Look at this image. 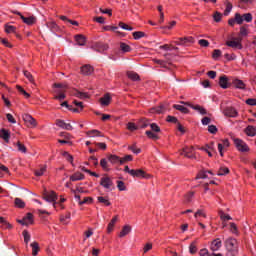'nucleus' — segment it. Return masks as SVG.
I'll use <instances>...</instances> for the list:
<instances>
[{"label":"nucleus","instance_id":"nucleus-56","mask_svg":"<svg viewBox=\"0 0 256 256\" xmlns=\"http://www.w3.org/2000/svg\"><path fill=\"white\" fill-rule=\"evenodd\" d=\"M235 22H236V24H238V25H242V23H243V16H241L239 13H236L235 14Z\"/></svg>","mask_w":256,"mask_h":256},{"label":"nucleus","instance_id":"nucleus-44","mask_svg":"<svg viewBox=\"0 0 256 256\" xmlns=\"http://www.w3.org/2000/svg\"><path fill=\"white\" fill-rule=\"evenodd\" d=\"M100 165L104 171H107V172L109 171V166L106 158L101 159Z\"/></svg>","mask_w":256,"mask_h":256},{"label":"nucleus","instance_id":"nucleus-33","mask_svg":"<svg viewBox=\"0 0 256 256\" xmlns=\"http://www.w3.org/2000/svg\"><path fill=\"white\" fill-rule=\"evenodd\" d=\"M174 109L177 110V111H180L183 114H188L190 112V110H188V108H186L182 105H178V104L174 105Z\"/></svg>","mask_w":256,"mask_h":256},{"label":"nucleus","instance_id":"nucleus-42","mask_svg":"<svg viewBox=\"0 0 256 256\" xmlns=\"http://www.w3.org/2000/svg\"><path fill=\"white\" fill-rule=\"evenodd\" d=\"M105 31H114L117 35H122L121 32L117 31L118 27L117 26H104Z\"/></svg>","mask_w":256,"mask_h":256},{"label":"nucleus","instance_id":"nucleus-60","mask_svg":"<svg viewBox=\"0 0 256 256\" xmlns=\"http://www.w3.org/2000/svg\"><path fill=\"white\" fill-rule=\"evenodd\" d=\"M221 55H222L221 50L216 49V50H214L213 53H212V58H213L214 60H217L219 57H221Z\"/></svg>","mask_w":256,"mask_h":256},{"label":"nucleus","instance_id":"nucleus-4","mask_svg":"<svg viewBox=\"0 0 256 256\" xmlns=\"http://www.w3.org/2000/svg\"><path fill=\"white\" fill-rule=\"evenodd\" d=\"M234 142H235V146H236L238 151H241V152H248L249 151V147H248L247 143H245L241 139L236 138L234 140Z\"/></svg>","mask_w":256,"mask_h":256},{"label":"nucleus","instance_id":"nucleus-30","mask_svg":"<svg viewBox=\"0 0 256 256\" xmlns=\"http://www.w3.org/2000/svg\"><path fill=\"white\" fill-rule=\"evenodd\" d=\"M30 246L32 249V255H34V256L38 255L39 250H40L38 242H32L30 244Z\"/></svg>","mask_w":256,"mask_h":256},{"label":"nucleus","instance_id":"nucleus-8","mask_svg":"<svg viewBox=\"0 0 256 256\" xmlns=\"http://www.w3.org/2000/svg\"><path fill=\"white\" fill-rule=\"evenodd\" d=\"M56 126L66 130V131H72L73 127L71 126V123H66L64 120L57 119L56 120Z\"/></svg>","mask_w":256,"mask_h":256},{"label":"nucleus","instance_id":"nucleus-3","mask_svg":"<svg viewBox=\"0 0 256 256\" xmlns=\"http://www.w3.org/2000/svg\"><path fill=\"white\" fill-rule=\"evenodd\" d=\"M130 175L136 178L144 179H149L151 177L150 174H147L143 169H132Z\"/></svg>","mask_w":256,"mask_h":256},{"label":"nucleus","instance_id":"nucleus-37","mask_svg":"<svg viewBox=\"0 0 256 256\" xmlns=\"http://www.w3.org/2000/svg\"><path fill=\"white\" fill-rule=\"evenodd\" d=\"M225 5H226V8L224 11V15L228 16L230 14L231 10L233 9V4H231L229 1H226Z\"/></svg>","mask_w":256,"mask_h":256},{"label":"nucleus","instance_id":"nucleus-2","mask_svg":"<svg viewBox=\"0 0 256 256\" xmlns=\"http://www.w3.org/2000/svg\"><path fill=\"white\" fill-rule=\"evenodd\" d=\"M13 14L20 16V19H22V20H23V23L26 24V25H34L35 22H36L35 16L25 17V16L22 15L21 12H19V11H13Z\"/></svg>","mask_w":256,"mask_h":256},{"label":"nucleus","instance_id":"nucleus-21","mask_svg":"<svg viewBox=\"0 0 256 256\" xmlns=\"http://www.w3.org/2000/svg\"><path fill=\"white\" fill-rule=\"evenodd\" d=\"M127 77H128L129 80H132V81H141V77H139L137 72L128 71L127 72Z\"/></svg>","mask_w":256,"mask_h":256},{"label":"nucleus","instance_id":"nucleus-57","mask_svg":"<svg viewBox=\"0 0 256 256\" xmlns=\"http://www.w3.org/2000/svg\"><path fill=\"white\" fill-rule=\"evenodd\" d=\"M119 27H120L122 30H128V31H132V30H133V27H132V26H129V25L125 24L124 22H120V23H119Z\"/></svg>","mask_w":256,"mask_h":256},{"label":"nucleus","instance_id":"nucleus-9","mask_svg":"<svg viewBox=\"0 0 256 256\" xmlns=\"http://www.w3.org/2000/svg\"><path fill=\"white\" fill-rule=\"evenodd\" d=\"M181 155L189 159L194 158V148L193 147L183 148Z\"/></svg>","mask_w":256,"mask_h":256},{"label":"nucleus","instance_id":"nucleus-5","mask_svg":"<svg viewBox=\"0 0 256 256\" xmlns=\"http://www.w3.org/2000/svg\"><path fill=\"white\" fill-rule=\"evenodd\" d=\"M100 185L107 190H112L114 183L111 178H109L108 176H105L101 178Z\"/></svg>","mask_w":256,"mask_h":256},{"label":"nucleus","instance_id":"nucleus-41","mask_svg":"<svg viewBox=\"0 0 256 256\" xmlns=\"http://www.w3.org/2000/svg\"><path fill=\"white\" fill-rule=\"evenodd\" d=\"M70 219H71V214L67 213L65 216L60 217V222L66 225L67 223H69Z\"/></svg>","mask_w":256,"mask_h":256},{"label":"nucleus","instance_id":"nucleus-52","mask_svg":"<svg viewBox=\"0 0 256 256\" xmlns=\"http://www.w3.org/2000/svg\"><path fill=\"white\" fill-rule=\"evenodd\" d=\"M251 3H252L251 0H241L240 4H238V7L241 8V9H245L246 5H249Z\"/></svg>","mask_w":256,"mask_h":256},{"label":"nucleus","instance_id":"nucleus-38","mask_svg":"<svg viewBox=\"0 0 256 256\" xmlns=\"http://www.w3.org/2000/svg\"><path fill=\"white\" fill-rule=\"evenodd\" d=\"M145 134H146V136H147L148 138H150V139H152V140H154V141L159 140V136H158L157 134H154L153 131L147 130V131L145 132Z\"/></svg>","mask_w":256,"mask_h":256},{"label":"nucleus","instance_id":"nucleus-32","mask_svg":"<svg viewBox=\"0 0 256 256\" xmlns=\"http://www.w3.org/2000/svg\"><path fill=\"white\" fill-rule=\"evenodd\" d=\"M0 223L2 225V228L10 230L13 228V225L8 223L7 220H5L3 217H0Z\"/></svg>","mask_w":256,"mask_h":256},{"label":"nucleus","instance_id":"nucleus-24","mask_svg":"<svg viewBox=\"0 0 256 256\" xmlns=\"http://www.w3.org/2000/svg\"><path fill=\"white\" fill-rule=\"evenodd\" d=\"M47 28L53 33H57L60 30L55 22H47Z\"/></svg>","mask_w":256,"mask_h":256},{"label":"nucleus","instance_id":"nucleus-53","mask_svg":"<svg viewBox=\"0 0 256 256\" xmlns=\"http://www.w3.org/2000/svg\"><path fill=\"white\" fill-rule=\"evenodd\" d=\"M15 31H16V27L15 26H10V25H6L5 26V32L7 34L15 33Z\"/></svg>","mask_w":256,"mask_h":256},{"label":"nucleus","instance_id":"nucleus-64","mask_svg":"<svg viewBox=\"0 0 256 256\" xmlns=\"http://www.w3.org/2000/svg\"><path fill=\"white\" fill-rule=\"evenodd\" d=\"M200 256H212V254L209 253V250L202 249L199 252Z\"/></svg>","mask_w":256,"mask_h":256},{"label":"nucleus","instance_id":"nucleus-13","mask_svg":"<svg viewBox=\"0 0 256 256\" xmlns=\"http://www.w3.org/2000/svg\"><path fill=\"white\" fill-rule=\"evenodd\" d=\"M222 247V241L220 238H217L216 240H213L211 243V250L212 252H216Z\"/></svg>","mask_w":256,"mask_h":256},{"label":"nucleus","instance_id":"nucleus-45","mask_svg":"<svg viewBox=\"0 0 256 256\" xmlns=\"http://www.w3.org/2000/svg\"><path fill=\"white\" fill-rule=\"evenodd\" d=\"M120 49L124 52V53H129L131 51V47L129 45H127L126 43L122 42L120 44Z\"/></svg>","mask_w":256,"mask_h":256},{"label":"nucleus","instance_id":"nucleus-36","mask_svg":"<svg viewBox=\"0 0 256 256\" xmlns=\"http://www.w3.org/2000/svg\"><path fill=\"white\" fill-rule=\"evenodd\" d=\"M246 134L248 135V137H255L256 129L253 126H248L246 128Z\"/></svg>","mask_w":256,"mask_h":256},{"label":"nucleus","instance_id":"nucleus-55","mask_svg":"<svg viewBox=\"0 0 256 256\" xmlns=\"http://www.w3.org/2000/svg\"><path fill=\"white\" fill-rule=\"evenodd\" d=\"M243 21H246L247 23H251L252 22V14L251 13H246L242 16Z\"/></svg>","mask_w":256,"mask_h":256},{"label":"nucleus","instance_id":"nucleus-26","mask_svg":"<svg viewBox=\"0 0 256 256\" xmlns=\"http://www.w3.org/2000/svg\"><path fill=\"white\" fill-rule=\"evenodd\" d=\"M74 39L76 40V42L79 46H84L86 43L85 36H83L81 34L74 36Z\"/></svg>","mask_w":256,"mask_h":256},{"label":"nucleus","instance_id":"nucleus-34","mask_svg":"<svg viewBox=\"0 0 256 256\" xmlns=\"http://www.w3.org/2000/svg\"><path fill=\"white\" fill-rule=\"evenodd\" d=\"M97 200H98V203H102L107 207L111 206V202L108 200L107 197L99 196V197H97Z\"/></svg>","mask_w":256,"mask_h":256},{"label":"nucleus","instance_id":"nucleus-35","mask_svg":"<svg viewBox=\"0 0 256 256\" xmlns=\"http://www.w3.org/2000/svg\"><path fill=\"white\" fill-rule=\"evenodd\" d=\"M86 134H88L89 137H103L101 132L99 130H96V129L90 130Z\"/></svg>","mask_w":256,"mask_h":256},{"label":"nucleus","instance_id":"nucleus-15","mask_svg":"<svg viewBox=\"0 0 256 256\" xmlns=\"http://www.w3.org/2000/svg\"><path fill=\"white\" fill-rule=\"evenodd\" d=\"M85 178L84 174L76 172L70 176L71 182L83 181Z\"/></svg>","mask_w":256,"mask_h":256},{"label":"nucleus","instance_id":"nucleus-7","mask_svg":"<svg viewBox=\"0 0 256 256\" xmlns=\"http://www.w3.org/2000/svg\"><path fill=\"white\" fill-rule=\"evenodd\" d=\"M23 120H24L25 123H27L28 127H36L38 125V123L32 117V115L24 114L23 115Z\"/></svg>","mask_w":256,"mask_h":256},{"label":"nucleus","instance_id":"nucleus-27","mask_svg":"<svg viewBox=\"0 0 256 256\" xmlns=\"http://www.w3.org/2000/svg\"><path fill=\"white\" fill-rule=\"evenodd\" d=\"M73 96H76L79 99H87L89 97V95L85 92H80L78 90H74L72 92Z\"/></svg>","mask_w":256,"mask_h":256},{"label":"nucleus","instance_id":"nucleus-25","mask_svg":"<svg viewBox=\"0 0 256 256\" xmlns=\"http://www.w3.org/2000/svg\"><path fill=\"white\" fill-rule=\"evenodd\" d=\"M95 47L98 53H103L108 50V45L105 43H97Z\"/></svg>","mask_w":256,"mask_h":256},{"label":"nucleus","instance_id":"nucleus-12","mask_svg":"<svg viewBox=\"0 0 256 256\" xmlns=\"http://www.w3.org/2000/svg\"><path fill=\"white\" fill-rule=\"evenodd\" d=\"M167 108L165 105H160V106H157V107H154L152 109H150V113L152 114H165Z\"/></svg>","mask_w":256,"mask_h":256},{"label":"nucleus","instance_id":"nucleus-58","mask_svg":"<svg viewBox=\"0 0 256 256\" xmlns=\"http://www.w3.org/2000/svg\"><path fill=\"white\" fill-rule=\"evenodd\" d=\"M132 160V155H126L125 157L121 158V165H124L126 162H132Z\"/></svg>","mask_w":256,"mask_h":256},{"label":"nucleus","instance_id":"nucleus-14","mask_svg":"<svg viewBox=\"0 0 256 256\" xmlns=\"http://www.w3.org/2000/svg\"><path fill=\"white\" fill-rule=\"evenodd\" d=\"M219 85L222 87V89H228L229 88V82L228 77L223 75L219 77Z\"/></svg>","mask_w":256,"mask_h":256},{"label":"nucleus","instance_id":"nucleus-28","mask_svg":"<svg viewBox=\"0 0 256 256\" xmlns=\"http://www.w3.org/2000/svg\"><path fill=\"white\" fill-rule=\"evenodd\" d=\"M23 222L25 223V226H29L30 224H33V214L28 213L26 216L23 218Z\"/></svg>","mask_w":256,"mask_h":256},{"label":"nucleus","instance_id":"nucleus-29","mask_svg":"<svg viewBox=\"0 0 256 256\" xmlns=\"http://www.w3.org/2000/svg\"><path fill=\"white\" fill-rule=\"evenodd\" d=\"M192 109L198 111L202 116L208 115V111L200 105L192 106Z\"/></svg>","mask_w":256,"mask_h":256},{"label":"nucleus","instance_id":"nucleus-54","mask_svg":"<svg viewBox=\"0 0 256 256\" xmlns=\"http://www.w3.org/2000/svg\"><path fill=\"white\" fill-rule=\"evenodd\" d=\"M117 189H119L120 192L126 191V186L123 181H117Z\"/></svg>","mask_w":256,"mask_h":256},{"label":"nucleus","instance_id":"nucleus-10","mask_svg":"<svg viewBox=\"0 0 256 256\" xmlns=\"http://www.w3.org/2000/svg\"><path fill=\"white\" fill-rule=\"evenodd\" d=\"M82 75L89 76L92 75L94 72V68L91 67L89 64H85L83 67L80 68Z\"/></svg>","mask_w":256,"mask_h":256},{"label":"nucleus","instance_id":"nucleus-61","mask_svg":"<svg viewBox=\"0 0 256 256\" xmlns=\"http://www.w3.org/2000/svg\"><path fill=\"white\" fill-rule=\"evenodd\" d=\"M150 128L155 133H159L161 131L159 125H157L156 123H151Z\"/></svg>","mask_w":256,"mask_h":256},{"label":"nucleus","instance_id":"nucleus-18","mask_svg":"<svg viewBox=\"0 0 256 256\" xmlns=\"http://www.w3.org/2000/svg\"><path fill=\"white\" fill-rule=\"evenodd\" d=\"M111 100V96L107 93L103 98L99 99V102H101L102 106H109V104H111Z\"/></svg>","mask_w":256,"mask_h":256},{"label":"nucleus","instance_id":"nucleus-48","mask_svg":"<svg viewBox=\"0 0 256 256\" xmlns=\"http://www.w3.org/2000/svg\"><path fill=\"white\" fill-rule=\"evenodd\" d=\"M55 88H58L60 90H56V91H62V92H65L66 89H67V86L65 84H62V83H54L53 85Z\"/></svg>","mask_w":256,"mask_h":256},{"label":"nucleus","instance_id":"nucleus-23","mask_svg":"<svg viewBox=\"0 0 256 256\" xmlns=\"http://www.w3.org/2000/svg\"><path fill=\"white\" fill-rule=\"evenodd\" d=\"M118 222V215L114 216L113 219H111L110 223L108 224L107 227V232L108 233H112L113 229H114V225Z\"/></svg>","mask_w":256,"mask_h":256},{"label":"nucleus","instance_id":"nucleus-19","mask_svg":"<svg viewBox=\"0 0 256 256\" xmlns=\"http://www.w3.org/2000/svg\"><path fill=\"white\" fill-rule=\"evenodd\" d=\"M108 161L113 165H116L118 163H120V165H121V158L114 154H111L108 156Z\"/></svg>","mask_w":256,"mask_h":256},{"label":"nucleus","instance_id":"nucleus-39","mask_svg":"<svg viewBox=\"0 0 256 256\" xmlns=\"http://www.w3.org/2000/svg\"><path fill=\"white\" fill-rule=\"evenodd\" d=\"M14 205L19 208H24L26 206V203L22 199L16 198L14 199Z\"/></svg>","mask_w":256,"mask_h":256},{"label":"nucleus","instance_id":"nucleus-59","mask_svg":"<svg viewBox=\"0 0 256 256\" xmlns=\"http://www.w3.org/2000/svg\"><path fill=\"white\" fill-rule=\"evenodd\" d=\"M150 124L151 123L147 119H141V121H140V127L142 129H145V128L149 127Z\"/></svg>","mask_w":256,"mask_h":256},{"label":"nucleus","instance_id":"nucleus-51","mask_svg":"<svg viewBox=\"0 0 256 256\" xmlns=\"http://www.w3.org/2000/svg\"><path fill=\"white\" fill-rule=\"evenodd\" d=\"M219 215L223 222L232 220L229 214H224L222 211L219 212Z\"/></svg>","mask_w":256,"mask_h":256},{"label":"nucleus","instance_id":"nucleus-47","mask_svg":"<svg viewBox=\"0 0 256 256\" xmlns=\"http://www.w3.org/2000/svg\"><path fill=\"white\" fill-rule=\"evenodd\" d=\"M222 16H223L222 13L216 11V12H214L213 19L215 22L219 23L222 20Z\"/></svg>","mask_w":256,"mask_h":256},{"label":"nucleus","instance_id":"nucleus-46","mask_svg":"<svg viewBox=\"0 0 256 256\" xmlns=\"http://www.w3.org/2000/svg\"><path fill=\"white\" fill-rule=\"evenodd\" d=\"M16 147H17L18 151H20L22 153H27L26 146H24L20 141L17 142Z\"/></svg>","mask_w":256,"mask_h":256},{"label":"nucleus","instance_id":"nucleus-63","mask_svg":"<svg viewBox=\"0 0 256 256\" xmlns=\"http://www.w3.org/2000/svg\"><path fill=\"white\" fill-rule=\"evenodd\" d=\"M247 105L249 106H256V99L255 98H249L246 100Z\"/></svg>","mask_w":256,"mask_h":256},{"label":"nucleus","instance_id":"nucleus-20","mask_svg":"<svg viewBox=\"0 0 256 256\" xmlns=\"http://www.w3.org/2000/svg\"><path fill=\"white\" fill-rule=\"evenodd\" d=\"M232 85H234L236 89H240V90H245L246 88L245 83L242 82L240 79H234V81H232Z\"/></svg>","mask_w":256,"mask_h":256},{"label":"nucleus","instance_id":"nucleus-62","mask_svg":"<svg viewBox=\"0 0 256 256\" xmlns=\"http://www.w3.org/2000/svg\"><path fill=\"white\" fill-rule=\"evenodd\" d=\"M229 173V168H220L218 171V176H224L227 175Z\"/></svg>","mask_w":256,"mask_h":256},{"label":"nucleus","instance_id":"nucleus-31","mask_svg":"<svg viewBox=\"0 0 256 256\" xmlns=\"http://www.w3.org/2000/svg\"><path fill=\"white\" fill-rule=\"evenodd\" d=\"M74 105L78 106L79 108H73L70 109V111H73L75 113H80L83 110V103L82 102H77V100H74Z\"/></svg>","mask_w":256,"mask_h":256},{"label":"nucleus","instance_id":"nucleus-11","mask_svg":"<svg viewBox=\"0 0 256 256\" xmlns=\"http://www.w3.org/2000/svg\"><path fill=\"white\" fill-rule=\"evenodd\" d=\"M43 199L48 203H54L57 200V195L54 192L46 193L43 195Z\"/></svg>","mask_w":256,"mask_h":256},{"label":"nucleus","instance_id":"nucleus-49","mask_svg":"<svg viewBox=\"0 0 256 256\" xmlns=\"http://www.w3.org/2000/svg\"><path fill=\"white\" fill-rule=\"evenodd\" d=\"M64 92L65 91H56V94H59V95L55 96L54 99L59 100V101H63L66 98Z\"/></svg>","mask_w":256,"mask_h":256},{"label":"nucleus","instance_id":"nucleus-50","mask_svg":"<svg viewBox=\"0 0 256 256\" xmlns=\"http://www.w3.org/2000/svg\"><path fill=\"white\" fill-rule=\"evenodd\" d=\"M22 235H23L25 244L28 245V243L30 241V234H29V232L27 230H23Z\"/></svg>","mask_w":256,"mask_h":256},{"label":"nucleus","instance_id":"nucleus-43","mask_svg":"<svg viewBox=\"0 0 256 256\" xmlns=\"http://www.w3.org/2000/svg\"><path fill=\"white\" fill-rule=\"evenodd\" d=\"M145 36L147 35L144 32H133L134 40H141Z\"/></svg>","mask_w":256,"mask_h":256},{"label":"nucleus","instance_id":"nucleus-40","mask_svg":"<svg viewBox=\"0 0 256 256\" xmlns=\"http://www.w3.org/2000/svg\"><path fill=\"white\" fill-rule=\"evenodd\" d=\"M174 44L178 46H187V42L184 37L177 38V40L174 41Z\"/></svg>","mask_w":256,"mask_h":256},{"label":"nucleus","instance_id":"nucleus-1","mask_svg":"<svg viewBox=\"0 0 256 256\" xmlns=\"http://www.w3.org/2000/svg\"><path fill=\"white\" fill-rule=\"evenodd\" d=\"M226 256H237L239 249L237 248V240L229 238L225 241Z\"/></svg>","mask_w":256,"mask_h":256},{"label":"nucleus","instance_id":"nucleus-6","mask_svg":"<svg viewBox=\"0 0 256 256\" xmlns=\"http://www.w3.org/2000/svg\"><path fill=\"white\" fill-rule=\"evenodd\" d=\"M242 38H235V40L232 41H228L226 42V45L234 48V49H238V50H242V44H241Z\"/></svg>","mask_w":256,"mask_h":256},{"label":"nucleus","instance_id":"nucleus-17","mask_svg":"<svg viewBox=\"0 0 256 256\" xmlns=\"http://www.w3.org/2000/svg\"><path fill=\"white\" fill-rule=\"evenodd\" d=\"M224 114H225V116L235 118L237 116V111L235 108L229 107L224 110Z\"/></svg>","mask_w":256,"mask_h":256},{"label":"nucleus","instance_id":"nucleus-22","mask_svg":"<svg viewBox=\"0 0 256 256\" xmlns=\"http://www.w3.org/2000/svg\"><path fill=\"white\" fill-rule=\"evenodd\" d=\"M131 230H132V228L130 225L123 226V228L119 234L120 238H124L126 235H129V233H131Z\"/></svg>","mask_w":256,"mask_h":256},{"label":"nucleus","instance_id":"nucleus-16","mask_svg":"<svg viewBox=\"0 0 256 256\" xmlns=\"http://www.w3.org/2000/svg\"><path fill=\"white\" fill-rule=\"evenodd\" d=\"M0 137L6 142L9 143L10 141V132L7 129L2 128L0 130Z\"/></svg>","mask_w":256,"mask_h":256}]
</instances>
